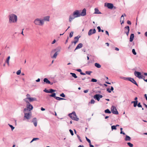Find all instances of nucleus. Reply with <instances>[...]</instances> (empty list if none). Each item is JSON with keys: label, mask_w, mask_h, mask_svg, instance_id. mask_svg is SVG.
I'll return each mask as SVG.
<instances>
[{"label": "nucleus", "mask_w": 147, "mask_h": 147, "mask_svg": "<svg viewBox=\"0 0 147 147\" xmlns=\"http://www.w3.org/2000/svg\"><path fill=\"white\" fill-rule=\"evenodd\" d=\"M9 22L10 24L16 23L17 21V17L16 15L14 14H11L9 15Z\"/></svg>", "instance_id": "nucleus-2"}, {"label": "nucleus", "mask_w": 147, "mask_h": 147, "mask_svg": "<svg viewBox=\"0 0 147 147\" xmlns=\"http://www.w3.org/2000/svg\"><path fill=\"white\" fill-rule=\"evenodd\" d=\"M57 51V52H56L54 54V55L51 57V58H56V57H57V56L58 55V53H57V52H59L60 51V49H59V50H58V49H54L52 51V52H54V51Z\"/></svg>", "instance_id": "nucleus-8"}, {"label": "nucleus", "mask_w": 147, "mask_h": 147, "mask_svg": "<svg viewBox=\"0 0 147 147\" xmlns=\"http://www.w3.org/2000/svg\"><path fill=\"white\" fill-rule=\"evenodd\" d=\"M50 16H47L45 17H44L43 19H42V20L43 21V24H44L45 21H49V19H50Z\"/></svg>", "instance_id": "nucleus-11"}, {"label": "nucleus", "mask_w": 147, "mask_h": 147, "mask_svg": "<svg viewBox=\"0 0 147 147\" xmlns=\"http://www.w3.org/2000/svg\"><path fill=\"white\" fill-rule=\"evenodd\" d=\"M125 140L126 141H130L131 140V138L127 135H126Z\"/></svg>", "instance_id": "nucleus-23"}, {"label": "nucleus", "mask_w": 147, "mask_h": 147, "mask_svg": "<svg viewBox=\"0 0 147 147\" xmlns=\"http://www.w3.org/2000/svg\"><path fill=\"white\" fill-rule=\"evenodd\" d=\"M70 74L72 75V76L75 78H77V76H76V74L74 73H70Z\"/></svg>", "instance_id": "nucleus-26"}, {"label": "nucleus", "mask_w": 147, "mask_h": 147, "mask_svg": "<svg viewBox=\"0 0 147 147\" xmlns=\"http://www.w3.org/2000/svg\"><path fill=\"white\" fill-rule=\"evenodd\" d=\"M80 74H81V75H86V74L84 73H83L82 72H80Z\"/></svg>", "instance_id": "nucleus-63"}, {"label": "nucleus", "mask_w": 147, "mask_h": 147, "mask_svg": "<svg viewBox=\"0 0 147 147\" xmlns=\"http://www.w3.org/2000/svg\"><path fill=\"white\" fill-rule=\"evenodd\" d=\"M31 110L30 109V107H28V106H27V105H26V108H25L24 109V113L25 112H30V111Z\"/></svg>", "instance_id": "nucleus-15"}, {"label": "nucleus", "mask_w": 147, "mask_h": 147, "mask_svg": "<svg viewBox=\"0 0 147 147\" xmlns=\"http://www.w3.org/2000/svg\"><path fill=\"white\" fill-rule=\"evenodd\" d=\"M127 23L128 24H129V25H131V22L129 21V20H127Z\"/></svg>", "instance_id": "nucleus-55"}, {"label": "nucleus", "mask_w": 147, "mask_h": 147, "mask_svg": "<svg viewBox=\"0 0 147 147\" xmlns=\"http://www.w3.org/2000/svg\"><path fill=\"white\" fill-rule=\"evenodd\" d=\"M77 71L78 72H80H80H82V70L80 69H77Z\"/></svg>", "instance_id": "nucleus-61"}, {"label": "nucleus", "mask_w": 147, "mask_h": 147, "mask_svg": "<svg viewBox=\"0 0 147 147\" xmlns=\"http://www.w3.org/2000/svg\"><path fill=\"white\" fill-rule=\"evenodd\" d=\"M21 72V71L20 70H19L16 72V74L18 75H20Z\"/></svg>", "instance_id": "nucleus-46"}, {"label": "nucleus", "mask_w": 147, "mask_h": 147, "mask_svg": "<svg viewBox=\"0 0 147 147\" xmlns=\"http://www.w3.org/2000/svg\"><path fill=\"white\" fill-rule=\"evenodd\" d=\"M97 28L98 29V32H100V30H101V29H100V26H98L97 27Z\"/></svg>", "instance_id": "nucleus-52"}, {"label": "nucleus", "mask_w": 147, "mask_h": 147, "mask_svg": "<svg viewBox=\"0 0 147 147\" xmlns=\"http://www.w3.org/2000/svg\"><path fill=\"white\" fill-rule=\"evenodd\" d=\"M129 81H130L134 84H135L137 86H138V85L137 84L136 82L133 78H129Z\"/></svg>", "instance_id": "nucleus-12"}, {"label": "nucleus", "mask_w": 147, "mask_h": 147, "mask_svg": "<svg viewBox=\"0 0 147 147\" xmlns=\"http://www.w3.org/2000/svg\"><path fill=\"white\" fill-rule=\"evenodd\" d=\"M28 100L30 102L37 101V99L36 98L28 97Z\"/></svg>", "instance_id": "nucleus-18"}, {"label": "nucleus", "mask_w": 147, "mask_h": 147, "mask_svg": "<svg viewBox=\"0 0 147 147\" xmlns=\"http://www.w3.org/2000/svg\"><path fill=\"white\" fill-rule=\"evenodd\" d=\"M27 105L28 107H30V110H32L33 109V107L32 105L30 104V103H29V104H27Z\"/></svg>", "instance_id": "nucleus-29"}, {"label": "nucleus", "mask_w": 147, "mask_h": 147, "mask_svg": "<svg viewBox=\"0 0 147 147\" xmlns=\"http://www.w3.org/2000/svg\"><path fill=\"white\" fill-rule=\"evenodd\" d=\"M111 129L113 130V129L116 130L117 129L115 125H113L111 126Z\"/></svg>", "instance_id": "nucleus-38"}, {"label": "nucleus", "mask_w": 147, "mask_h": 147, "mask_svg": "<svg viewBox=\"0 0 147 147\" xmlns=\"http://www.w3.org/2000/svg\"><path fill=\"white\" fill-rule=\"evenodd\" d=\"M91 81L93 82H97V80L95 79L92 78V79Z\"/></svg>", "instance_id": "nucleus-40"}, {"label": "nucleus", "mask_w": 147, "mask_h": 147, "mask_svg": "<svg viewBox=\"0 0 147 147\" xmlns=\"http://www.w3.org/2000/svg\"><path fill=\"white\" fill-rule=\"evenodd\" d=\"M74 33V32L71 31V32L69 34V37L70 38H71L73 36Z\"/></svg>", "instance_id": "nucleus-37"}, {"label": "nucleus", "mask_w": 147, "mask_h": 147, "mask_svg": "<svg viewBox=\"0 0 147 147\" xmlns=\"http://www.w3.org/2000/svg\"><path fill=\"white\" fill-rule=\"evenodd\" d=\"M56 40L55 39H54V40L52 41V44H54V43H55V42H56Z\"/></svg>", "instance_id": "nucleus-60"}, {"label": "nucleus", "mask_w": 147, "mask_h": 147, "mask_svg": "<svg viewBox=\"0 0 147 147\" xmlns=\"http://www.w3.org/2000/svg\"><path fill=\"white\" fill-rule=\"evenodd\" d=\"M43 81L46 84H51V85H52L53 84V82L51 83L47 78H44L43 80Z\"/></svg>", "instance_id": "nucleus-10"}, {"label": "nucleus", "mask_w": 147, "mask_h": 147, "mask_svg": "<svg viewBox=\"0 0 147 147\" xmlns=\"http://www.w3.org/2000/svg\"><path fill=\"white\" fill-rule=\"evenodd\" d=\"M83 45V44L82 43H80L76 47V48L74 50V51H75V50L77 49L81 48L82 47Z\"/></svg>", "instance_id": "nucleus-19"}, {"label": "nucleus", "mask_w": 147, "mask_h": 147, "mask_svg": "<svg viewBox=\"0 0 147 147\" xmlns=\"http://www.w3.org/2000/svg\"><path fill=\"white\" fill-rule=\"evenodd\" d=\"M40 78H38L37 80H36V81L37 82H38L40 81Z\"/></svg>", "instance_id": "nucleus-62"}, {"label": "nucleus", "mask_w": 147, "mask_h": 147, "mask_svg": "<svg viewBox=\"0 0 147 147\" xmlns=\"http://www.w3.org/2000/svg\"><path fill=\"white\" fill-rule=\"evenodd\" d=\"M69 131L70 133V134H71V135L72 136H73L74 134L73 131L71 129H70L69 130Z\"/></svg>", "instance_id": "nucleus-48"}, {"label": "nucleus", "mask_w": 147, "mask_h": 147, "mask_svg": "<svg viewBox=\"0 0 147 147\" xmlns=\"http://www.w3.org/2000/svg\"><path fill=\"white\" fill-rule=\"evenodd\" d=\"M28 97H27L24 99V100L27 104H29V102L28 101Z\"/></svg>", "instance_id": "nucleus-32"}, {"label": "nucleus", "mask_w": 147, "mask_h": 147, "mask_svg": "<svg viewBox=\"0 0 147 147\" xmlns=\"http://www.w3.org/2000/svg\"><path fill=\"white\" fill-rule=\"evenodd\" d=\"M39 138H33L32 140H31V141L30 142V143H31L32 142H33V141L36 140H38Z\"/></svg>", "instance_id": "nucleus-45"}, {"label": "nucleus", "mask_w": 147, "mask_h": 147, "mask_svg": "<svg viewBox=\"0 0 147 147\" xmlns=\"http://www.w3.org/2000/svg\"><path fill=\"white\" fill-rule=\"evenodd\" d=\"M107 6L109 9H112L114 7L113 4L110 3H107Z\"/></svg>", "instance_id": "nucleus-17"}, {"label": "nucleus", "mask_w": 147, "mask_h": 147, "mask_svg": "<svg viewBox=\"0 0 147 147\" xmlns=\"http://www.w3.org/2000/svg\"><path fill=\"white\" fill-rule=\"evenodd\" d=\"M94 65L98 68H100L101 67V65L99 63H95Z\"/></svg>", "instance_id": "nucleus-25"}, {"label": "nucleus", "mask_w": 147, "mask_h": 147, "mask_svg": "<svg viewBox=\"0 0 147 147\" xmlns=\"http://www.w3.org/2000/svg\"><path fill=\"white\" fill-rule=\"evenodd\" d=\"M144 96L145 97V98L146 100L147 101V96L146 94H145L144 95Z\"/></svg>", "instance_id": "nucleus-64"}, {"label": "nucleus", "mask_w": 147, "mask_h": 147, "mask_svg": "<svg viewBox=\"0 0 147 147\" xmlns=\"http://www.w3.org/2000/svg\"><path fill=\"white\" fill-rule=\"evenodd\" d=\"M96 32V30L95 29H91L88 31V35L90 36L92 34H94Z\"/></svg>", "instance_id": "nucleus-9"}, {"label": "nucleus", "mask_w": 147, "mask_h": 147, "mask_svg": "<svg viewBox=\"0 0 147 147\" xmlns=\"http://www.w3.org/2000/svg\"><path fill=\"white\" fill-rule=\"evenodd\" d=\"M34 24L37 25L42 26L43 25V21L42 19H40L38 18L35 19L34 22Z\"/></svg>", "instance_id": "nucleus-4"}, {"label": "nucleus", "mask_w": 147, "mask_h": 147, "mask_svg": "<svg viewBox=\"0 0 147 147\" xmlns=\"http://www.w3.org/2000/svg\"><path fill=\"white\" fill-rule=\"evenodd\" d=\"M125 30H127V32L125 31V33L126 34L127 36H128L129 34L130 30L129 27V26H127L125 27Z\"/></svg>", "instance_id": "nucleus-14"}, {"label": "nucleus", "mask_w": 147, "mask_h": 147, "mask_svg": "<svg viewBox=\"0 0 147 147\" xmlns=\"http://www.w3.org/2000/svg\"><path fill=\"white\" fill-rule=\"evenodd\" d=\"M34 124L35 127H36L37 125V122L33 123Z\"/></svg>", "instance_id": "nucleus-59"}, {"label": "nucleus", "mask_w": 147, "mask_h": 147, "mask_svg": "<svg viewBox=\"0 0 147 147\" xmlns=\"http://www.w3.org/2000/svg\"><path fill=\"white\" fill-rule=\"evenodd\" d=\"M77 137H78L79 140L80 141V142H82V140L80 139V137L79 135H77Z\"/></svg>", "instance_id": "nucleus-51"}, {"label": "nucleus", "mask_w": 147, "mask_h": 147, "mask_svg": "<svg viewBox=\"0 0 147 147\" xmlns=\"http://www.w3.org/2000/svg\"><path fill=\"white\" fill-rule=\"evenodd\" d=\"M107 90L109 92H111V90L109 88H107Z\"/></svg>", "instance_id": "nucleus-54"}, {"label": "nucleus", "mask_w": 147, "mask_h": 147, "mask_svg": "<svg viewBox=\"0 0 147 147\" xmlns=\"http://www.w3.org/2000/svg\"><path fill=\"white\" fill-rule=\"evenodd\" d=\"M98 95L100 98L102 97V95L99 94H98Z\"/></svg>", "instance_id": "nucleus-58"}, {"label": "nucleus", "mask_w": 147, "mask_h": 147, "mask_svg": "<svg viewBox=\"0 0 147 147\" xmlns=\"http://www.w3.org/2000/svg\"><path fill=\"white\" fill-rule=\"evenodd\" d=\"M86 138L89 144H91V141L89 139H88L86 137Z\"/></svg>", "instance_id": "nucleus-44"}, {"label": "nucleus", "mask_w": 147, "mask_h": 147, "mask_svg": "<svg viewBox=\"0 0 147 147\" xmlns=\"http://www.w3.org/2000/svg\"><path fill=\"white\" fill-rule=\"evenodd\" d=\"M127 144L130 147H133V145L130 142H128Z\"/></svg>", "instance_id": "nucleus-35"}, {"label": "nucleus", "mask_w": 147, "mask_h": 147, "mask_svg": "<svg viewBox=\"0 0 147 147\" xmlns=\"http://www.w3.org/2000/svg\"><path fill=\"white\" fill-rule=\"evenodd\" d=\"M88 90L87 89V90H84V92L85 93H86L88 92Z\"/></svg>", "instance_id": "nucleus-57"}, {"label": "nucleus", "mask_w": 147, "mask_h": 147, "mask_svg": "<svg viewBox=\"0 0 147 147\" xmlns=\"http://www.w3.org/2000/svg\"><path fill=\"white\" fill-rule=\"evenodd\" d=\"M129 78H123V79H124V80H128L129 81Z\"/></svg>", "instance_id": "nucleus-56"}, {"label": "nucleus", "mask_w": 147, "mask_h": 147, "mask_svg": "<svg viewBox=\"0 0 147 147\" xmlns=\"http://www.w3.org/2000/svg\"><path fill=\"white\" fill-rule=\"evenodd\" d=\"M94 13L95 14H101V13L99 11L98 9L96 8H95L94 9Z\"/></svg>", "instance_id": "nucleus-21"}, {"label": "nucleus", "mask_w": 147, "mask_h": 147, "mask_svg": "<svg viewBox=\"0 0 147 147\" xmlns=\"http://www.w3.org/2000/svg\"><path fill=\"white\" fill-rule=\"evenodd\" d=\"M60 96L63 98L65 97V95L63 93H62L60 94Z\"/></svg>", "instance_id": "nucleus-49"}, {"label": "nucleus", "mask_w": 147, "mask_h": 147, "mask_svg": "<svg viewBox=\"0 0 147 147\" xmlns=\"http://www.w3.org/2000/svg\"><path fill=\"white\" fill-rule=\"evenodd\" d=\"M94 98L97 100L98 101H99L100 98L98 96V94H96L94 96Z\"/></svg>", "instance_id": "nucleus-22"}, {"label": "nucleus", "mask_w": 147, "mask_h": 147, "mask_svg": "<svg viewBox=\"0 0 147 147\" xmlns=\"http://www.w3.org/2000/svg\"><path fill=\"white\" fill-rule=\"evenodd\" d=\"M134 37V34H131L130 38L129 39V41L131 42L133 41Z\"/></svg>", "instance_id": "nucleus-20"}, {"label": "nucleus", "mask_w": 147, "mask_h": 147, "mask_svg": "<svg viewBox=\"0 0 147 147\" xmlns=\"http://www.w3.org/2000/svg\"><path fill=\"white\" fill-rule=\"evenodd\" d=\"M44 91L46 93H49V90H47L46 89H45L44 90Z\"/></svg>", "instance_id": "nucleus-53"}, {"label": "nucleus", "mask_w": 147, "mask_h": 147, "mask_svg": "<svg viewBox=\"0 0 147 147\" xmlns=\"http://www.w3.org/2000/svg\"><path fill=\"white\" fill-rule=\"evenodd\" d=\"M137 106L139 107H142V106L141 105L140 103L139 102L138 104H137Z\"/></svg>", "instance_id": "nucleus-50"}, {"label": "nucleus", "mask_w": 147, "mask_h": 147, "mask_svg": "<svg viewBox=\"0 0 147 147\" xmlns=\"http://www.w3.org/2000/svg\"><path fill=\"white\" fill-rule=\"evenodd\" d=\"M80 16V12L79 10H76L73 13V14L69 16V21L71 22L75 18Z\"/></svg>", "instance_id": "nucleus-1"}, {"label": "nucleus", "mask_w": 147, "mask_h": 147, "mask_svg": "<svg viewBox=\"0 0 147 147\" xmlns=\"http://www.w3.org/2000/svg\"><path fill=\"white\" fill-rule=\"evenodd\" d=\"M95 102V100L93 99H92L91 100V101L90 102V103H91V104H94V103Z\"/></svg>", "instance_id": "nucleus-47"}, {"label": "nucleus", "mask_w": 147, "mask_h": 147, "mask_svg": "<svg viewBox=\"0 0 147 147\" xmlns=\"http://www.w3.org/2000/svg\"><path fill=\"white\" fill-rule=\"evenodd\" d=\"M10 58V56L8 57L7 58V59L6 61V62L7 63L8 65H9V61Z\"/></svg>", "instance_id": "nucleus-34"}, {"label": "nucleus", "mask_w": 147, "mask_h": 147, "mask_svg": "<svg viewBox=\"0 0 147 147\" xmlns=\"http://www.w3.org/2000/svg\"><path fill=\"white\" fill-rule=\"evenodd\" d=\"M32 122L33 123L37 122V120L36 118H34L32 119Z\"/></svg>", "instance_id": "nucleus-39"}, {"label": "nucleus", "mask_w": 147, "mask_h": 147, "mask_svg": "<svg viewBox=\"0 0 147 147\" xmlns=\"http://www.w3.org/2000/svg\"><path fill=\"white\" fill-rule=\"evenodd\" d=\"M123 19V20H122V23H121V24H122L123 23H124V15H122L121 17V18L120 19V22H121V21Z\"/></svg>", "instance_id": "nucleus-24"}, {"label": "nucleus", "mask_w": 147, "mask_h": 147, "mask_svg": "<svg viewBox=\"0 0 147 147\" xmlns=\"http://www.w3.org/2000/svg\"><path fill=\"white\" fill-rule=\"evenodd\" d=\"M138 101H136V102L134 104V107H136L137 104H138Z\"/></svg>", "instance_id": "nucleus-43"}, {"label": "nucleus", "mask_w": 147, "mask_h": 147, "mask_svg": "<svg viewBox=\"0 0 147 147\" xmlns=\"http://www.w3.org/2000/svg\"><path fill=\"white\" fill-rule=\"evenodd\" d=\"M49 93H52L53 92H56V90H53V89H49Z\"/></svg>", "instance_id": "nucleus-33"}, {"label": "nucleus", "mask_w": 147, "mask_h": 147, "mask_svg": "<svg viewBox=\"0 0 147 147\" xmlns=\"http://www.w3.org/2000/svg\"><path fill=\"white\" fill-rule=\"evenodd\" d=\"M50 96L52 97H53L56 99V93H52L50 95Z\"/></svg>", "instance_id": "nucleus-28"}, {"label": "nucleus", "mask_w": 147, "mask_h": 147, "mask_svg": "<svg viewBox=\"0 0 147 147\" xmlns=\"http://www.w3.org/2000/svg\"><path fill=\"white\" fill-rule=\"evenodd\" d=\"M31 110L30 109V107H28V106H27V105H26V108H25L24 109V113L25 112H30V111Z\"/></svg>", "instance_id": "nucleus-16"}, {"label": "nucleus", "mask_w": 147, "mask_h": 147, "mask_svg": "<svg viewBox=\"0 0 147 147\" xmlns=\"http://www.w3.org/2000/svg\"><path fill=\"white\" fill-rule=\"evenodd\" d=\"M105 112L106 113H109V114H110L111 113V111L108 109H107L105 110Z\"/></svg>", "instance_id": "nucleus-30"}, {"label": "nucleus", "mask_w": 147, "mask_h": 147, "mask_svg": "<svg viewBox=\"0 0 147 147\" xmlns=\"http://www.w3.org/2000/svg\"><path fill=\"white\" fill-rule=\"evenodd\" d=\"M111 112L113 114L117 115L119 114L117 110L116 107L114 106H112L111 109Z\"/></svg>", "instance_id": "nucleus-6"}, {"label": "nucleus", "mask_w": 147, "mask_h": 147, "mask_svg": "<svg viewBox=\"0 0 147 147\" xmlns=\"http://www.w3.org/2000/svg\"><path fill=\"white\" fill-rule=\"evenodd\" d=\"M132 52L134 55H136V52L135 49H132Z\"/></svg>", "instance_id": "nucleus-42"}, {"label": "nucleus", "mask_w": 147, "mask_h": 147, "mask_svg": "<svg viewBox=\"0 0 147 147\" xmlns=\"http://www.w3.org/2000/svg\"><path fill=\"white\" fill-rule=\"evenodd\" d=\"M56 99L58 100H66V99H65V98H60V97H57H57H56Z\"/></svg>", "instance_id": "nucleus-27"}, {"label": "nucleus", "mask_w": 147, "mask_h": 147, "mask_svg": "<svg viewBox=\"0 0 147 147\" xmlns=\"http://www.w3.org/2000/svg\"><path fill=\"white\" fill-rule=\"evenodd\" d=\"M134 74L135 76L139 79H143V78H145V77L144 76H142L141 72L139 71H135Z\"/></svg>", "instance_id": "nucleus-5"}, {"label": "nucleus", "mask_w": 147, "mask_h": 147, "mask_svg": "<svg viewBox=\"0 0 147 147\" xmlns=\"http://www.w3.org/2000/svg\"><path fill=\"white\" fill-rule=\"evenodd\" d=\"M68 115L73 120L76 121L79 120V118L77 117L76 113L74 111L69 114Z\"/></svg>", "instance_id": "nucleus-3"}, {"label": "nucleus", "mask_w": 147, "mask_h": 147, "mask_svg": "<svg viewBox=\"0 0 147 147\" xmlns=\"http://www.w3.org/2000/svg\"><path fill=\"white\" fill-rule=\"evenodd\" d=\"M92 72L90 71H86L85 72L86 74L89 75H90Z\"/></svg>", "instance_id": "nucleus-36"}, {"label": "nucleus", "mask_w": 147, "mask_h": 147, "mask_svg": "<svg viewBox=\"0 0 147 147\" xmlns=\"http://www.w3.org/2000/svg\"><path fill=\"white\" fill-rule=\"evenodd\" d=\"M80 37V36L78 35L77 36L75 37L74 38V39L75 40H77V41L78 42L79 40V39Z\"/></svg>", "instance_id": "nucleus-31"}, {"label": "nucleus", "mask_w": 147, "mask_h": 147, "mask_svg": "<svg viewBox=\"0 0 147 147\" xmlns=\"http://www.w3.org/2000/svg\"><path fill=\"white\" fill-rule=\"evenodd\" d=\"M24 113V117L27 119H29L30 118V117L31 115V112H25Z\"/></svg>", "instance_id": "nucleus-7"}, {"label": "nucleus", "mask_w": 147, "mask_h": 147, "mask_svg": "<svg viewBox=\"0 0 147 147\" xmlns=\"http://www.w3.org/2000/svg\"><path fill=\"white\" fill-rule=\"evenodd\" d=\"M80 16H84L86 14V9L85 8H84L82 10V12L80 13Z\"/></svg>", "instance_id": "nucleus-13"}, {"label": "nucleus", "mask_w": 147, "mask_h": 147, "mask_svg": "<svg viewBox=\"0 0 147 147\" xmlns=\"http://www.w3.org/2000/svg\"><path fill=\"white\" fill-rule=\"evenodd\" d=\"M8 125L11 128V130H13L15 128V127L13 126L12 125H10L9 124H8Z\"/></svg>", "instance_id": "nucleus-41"}]
</instances>
